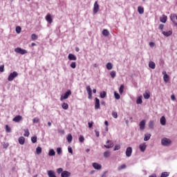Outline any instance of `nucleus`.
<instances>
[{"label":"nucleus","instance_id":"obj_54","mask_svg":"<svg viewBox=\"0 0 177 177\" xmlns=\"http://www.w3.org/2000/svg\"><path fill=\"white\" fill-rule=\"evenodd\" d=\"M3 149H8V147H9V144L4 142L3 144Z\"/></svg>","mask_w":177,"mask_h":177},{"label":"nucleus","instance_id":"obj_61","mask_svg":"<svg viewBox=\"0 0 177 177\" xmlns=\"http://www.w3.org/2000/svg\"><path fill=\"white\" fill-rule=\"evenodd\" d=\"M149 177H157V175L156 174H153L150 175Z\"/></svg>","mask_w":177,"mask_h":177},{"label":"nucleus","instance_id":"obj_46","mask_svg":"<svg viewBox=\"0 0 177 177\" xmlns=\"http://www.w3.org/2000/svg\"><path fill=\"white\" fill-rule=\"evenodd\" d=\"M64 171H63V168H62V167H59V168H58L57 169V173L58 174H62V173H63Z\"/></svg>","mask_w":177,"mask_h":177},{"label":"nucleus","instance_id":"obj_51","mask_svg":"<svg viewBox=\"0 0 177 177\" xmlns=\"http://www.w3.org/2000/svg\"><path fill=\"white\" fill-rule=\"evenodd\" d=\"M120 149H121L120 145H115L113 150H114V151H117V150H120Z\"/></svg>","mask_w":177,"mask_h":177},{"label":"nucleus","instance_id":"obj_10","mask_svg":"<svg viewBox=\"0 0 177 177\" xmlns=\"http://www.w3.org/2000/svg\"><path fill=\"white\" fill-rule=\"evenodd\" d=\"M126 156L127 157H131V156H132V147H129L127 148Z\"/></svg>","mask_w":177,"mask_h":177},{"label":"nucleus","instance_id":"obj_40","mask_svg":"<svg viewBox=\"0 0 177 177\" xmlns=\"http://www.w3.org/2000/svg\"><path fill=\"white\" fill-rule=\"evenodd\" d=\"M31 39H32V41H36V39H38V36L35 34H32L31 35Z\"/></svg>","mask_w":177,"mask_h":177},{"label":"nucleus","instance_id":"obj_53","mask_svg":"<svg viewBox=\"0 0 177 177\" xmlns=\"http://www.w3.org/2000/svg\"><path fill=\"white\" fill-rule=\"evenodd\" d=\"M57 153L59 155L62 154V148L60 147L57 148Z\"/></svg>","mask_w":177,"mask_h":177},{"label":"nucleus","instance_id":"obj_36","mask_svg":"<svg viewBox=\"0 0 177 177\" xmlns=\"http://www.w3.org/2000/svg\"><path fill=\"white\" fill-rule=\"evenodd\" d=\"M36 153L37 154H41V153H42V148L41 147H37L36 148Z\"/></svg>","mask_w":177,"mask_h":177},{"label":"nucleus","instance_id":"obj_49","mask_svg":"<svg viewBox=\"0 0 177 177\" xmlns=\"http://www.w3.org/2000/svg\"><path fill=\"white\" fill-rule=\"evenodd\" d=\"M16 32L17 34H20V32H21V28L20 26L16 28Z\"/></svg>","mask_w":177,"mask_h":177},{"label":"nucleus","instance_id":"obj_24","mask_svg":"<svg viewBox=\"0 0 177 177\" xmlns=\"http://www.w3.org/2000/svg\"><path fill=\"white\" fill-rule=\"evenodd\" d=\"M144 99H150V92L146 91L143 94Z\"/></svg>","mask_w":177,"mask_h":177},{"label":"nucleus","instance_id":"obj_31","mask_svg":"<svg viewBox=\"0 0 177 177\" xmlns=\"http://www.w3.org/2000/svg\"><path fill=\"white\" fill-rule=\"evenodd\" d=\"M62 107L64 110H68V104L66 103V102H64L62 104Z\"/></svg>","mask_w":177,"mask_h":177},{"label":"nucleus","instance_id":"obj_16","mask_svg":"<svg viewBox=\"0 0 177 177\" xmlns=\"http://www.w3.org/2000/svg\"><path fill=\"white\" fill-rule=\"evenodd\" d=\"M18 141H19V145H24V143H26V138H24V137H23V136H21L19 138Z\"/></svg>","mask_w":177,"mask_h":177},{"label":"nucleus","instance_id":"obj_15","mask_svg":"<svg viewBox=\"0 0 177 177\" xmlns=\"http://www.w3.org/2000/svg\"><path fill=\"white\" fill-rule=\"evenodd\" d=\"M23 120V117L21 115H17L15 116L13 119L12 121H14V122H19V121H21Z\"/></svg>","mask_w":177,"mask_h":177},{"label":"nucleus","instance_id":"obj_2","mask_svg":"<svg viewBox=\"0 0 177 177\" xmlns=\"http://www.w3.org/2000/svg\"><path fill=\"white\" fill-rule=\"evenodd\" d=\"M18 75H19V73L17 71H14L11 73L8 77V81L9 82L13 81V80H15Z\"/></svg>","mask_w":177,"mask_h":177},{"label":"nucleus","instance_id":"obj_22","mask_svg":"<svg viewBox=\"0 0 177 177\" xmlns=\"http://www.w3.org/2000/svg\"><path fill=\"white\" fill-rule=\"evenodd\" d=\"M138 12L140 15H143V13H145V8H143V7L138 6Z\"/></svg>","mask_w":177,"mask_h":177},{"label":"nucleus","instance_id":"obj_44","mask_svg":"<svg viewBox=\"0 0 177 177\" xmlns=\"http://www.w3.org/2000/svg\"><path fill=\"white\" fill-rule=\"evenodd\" d=\"M12 129H10V127H9V126L8 124L6 125V131L9 133L10 132H11Z\"/></svg>","mask_w":177,"mask_h":177},{"label":"nucleus","instance_id":"obj_55","mask_svg":"<svg viewBox=\"0 0 177 177\" xmlns=\"http://www.w3.org/2000/svg\"><path fill=\"white\" fill-rule=\"evenodd\" d=\"M68 153H70L71 154H73V148H71V147H68Z\"/></svg>","mask_w":177,"mask_h":177},{"label":"nucleus","instance_id":"obj_26","mask_svg":"<svg viewBox=\"0 0 177 177\" xmlns=\"http://www.w3.org/2000/svg\"><path fill=\"white\" fill-rule=\"evenodd\" d=\"M162 34L163 35H165V37H169L170 35H172V32L171 30H169L167 32L163 31Z\"/></svg>","mask_w":177,"mask_h":177},{"label":"nucleus","instance_id":"obj_60","mask_svg":"<svg viewBox=\"0 0 177 177\" xmlns=\"http://www.w3.org/2000/svg\"><path fill=\"white\" fill-rule=\"evenodd\" d=\"M106 174H107V171H104L101 177H107Z\"/></svg>","mask_w":177,"mask_h":177},{"label":"nucleus","instance_id":"obj_57","mask_svg":"<svg viewBox=\"0 0 177 177\" xmlns=\"http://www.w3.org/2000/svg\"><path fill=\"white\" fill-rule=\"evenodd\" d=\"M88 124V128H92V127H93V122H89Z\"/></svg>","mask_w":177,"mask_h":177},{"label":"nucleus","instance_id":"obj_8","mask_svg":"<svg viewBox=\"0 0 177 177\" xmlns=\"http://www.w3.org/2000/svg\"><path fill=\"white\" fill-rule=\"evenodd\" d=\"M99 12V4L95 1L93 6V13L96 15Z\"/></svg>","mask_w":177,"mask_h":177},{"label":"nucleus","instance_id":"obj_25","mask_svg":"<svg viewBox=\"0 0 177 177\" xmlns=\"http://www.w3.org/2000/svg\"><path fill=\"white\" fill-rule=\"evenodd\" d=\"M102 35H104V37H109V35H110V32L107 29H104L102 30Z\"/></svg>","mask_w":177,"mask_h":177},{"label":"nucleus","instance_id":"obj_11","mask_svg":"<svg viewBox=\"0 0 177 177\" xmlns=\"http://www.w3.org/2000/svg\"><path fill=\"white\" fill-rule=\"evenodd\" d=\"M93 167H94V169L100 170L102 169V165L97 163V162H93L92 164Z\"/></svg>","mask_w":177,"mask_h":177},{"label":"nucleus","instance_id":"obj_6","mask_svg":"<svg viewBox=\"0 0 177 177\" xmlns=\"http://www.w3.org/2000/svg\"><path fill=\"white\" fill-rule=\"evenodd\" d=\"M147 148V145H146V142H143L139 145V149L142 153H145Z\"/></svg>","mask_w":177,"mask_h":177},{"label":"nucleus","instance_id":"obj_12","mask_svg":"<svg viewBox=\"0 0 177 177\" xmlns=\"http://www.w3.org/2000/svg\"><path fill=\"white\" fill-rule=\"evenodd\" d=\"M71 176V173L68 171H64L61 174V177H70Z\"/></svg>","mask_w":177,"mask_h":177},{"label":"nucleus","instance_id":"obj_41","mask_svg":"<svg viewBox=\"0 0 177 177\" xmlns=\"http://www.w3.org/2000/svg\"><path fill=\"white\" fill-rule=\"evenodd\" d=\"M127 168V165H122L121 166H119L118 167V171H121V169H125Z\"/></svg>","mask_w":177,"mask_h":177},{"label":"nucleus","instance_id":"obj_34","mask_svg":"<svg viewBox=\"0 0 177 177\" xmlns=\"http://www.w3.org/2000/svg\"><path fill=\"white\" fill-rule=\"evenodd\" d=\"M137 104H142L143 103V101L142 100V95L139 96L138 98L136 100Z\"/></svg>","mask_w":177,"mask_h":177},{"label":"nucleus","instance_id":"obj_9","mask_svg":"<svg viewBox=\"0 0 177 177\" xmlns=\"http://www.w3.org/2000/svg\"><path fill=\"white\" fill-rule=\"evenodd\" d=\"M139 127L141 131L145 130V128L146 127V120H142L139 124Z\"/></svg>","mask_w":177,"mask_h":177},{"label":"nucleus","instance_id":"obj_18","mask_svg":"<svg viewBox=\"0 0 177 177\" xmlns=\"http://www.w3.org/2000/svg\"><path fill=\"white\" fill-rule=\"evenodd\" d=\"M150 138H151V134L150 133L145 134V138H144L145 142H147L148 140H150Z\"/></svg>","mask_w":177,"mask_h":177},{"label":"nucleus","instance_id":"obj_33","mask_svg":"<svg viewBox=\"0 0 177 177\" xmlns=\"http://www.w3.org/2000/svg\"><path fill=\"white\" fill-rule=\"evenodd\" d=\"M111 154V153H110L109 151H106L104 153V157L105 158H109V157H110Z\"/></svg>","mask_w":177,"mask_h":177},{"label":"nucleus","instance_id":"obj_13","mask_svg":"<svg viewBox=\"0 0 177 177\" xmlns=\"http://www.w3.org/2000/svg\"><path fill=\"white\" fill-rule=\"evenodd\" d=\"M46 20L48 21V23H49V24H52V23H53V19H52V16L50 14H48L46 16Z\"/></svg>","mask_w":177,"mask_h":177},{"label":"nucleus","instance_id":"obj_39","mask_svg":"<svg viewBox=\"0 0 177 177\" xmlns=\"http://www.w3.org/2000/svg\"><path fill=\"white\" fill-rule=\"evenodd\" d=\"M110 75H111V78H115V75H116L115 71H112L110 73Z\"/></svg>","mask_w":177,"mask_h":177},{"label":"nucleus","instance_id":"obj_59","mask_svg":"<svg viewBox=\"0 0 177 177\" xmlns=\"http://www.w3.org/2000/svg\"><path fill=\"white\" fill-rule=\"evenodd\" d=\"M159 30H164V25L160 24L159 25Z\"/></svg>","mask_w":177,"mask_h":177},{"label":"nucleus","instance_id":"obj_42","mask_svg":"<svg viewBox=\"0 0 177 177\" xmlns=\"http://www.w3.org/2000/svg\"><path fill=\"white\" fill-rule=\"evenodd\" d=\"M114 96H115V98L116 99V100H119L120 96V94H118L117 92H114Z\"/></svg>","mask_w":177,"mask_h":177},{"label":"nucleus","instance_id":"obj_47","mask_svg":"<svg viewBox=\"0 0 177 177\" xmlns=\"http://www.w3.org/2000/svg\"><path fill=\"white\" fill-rule=\"evenodd\" d=\"M32 143H37V136H33L31 138Z\"/></svg>","mask_w":177,"mask_h":177},{"label":"nucleus","instance_id":"obj_52","mask_svg":"<svg viewBox=\"0 0 177 177\" xmlns=\"http://www.w3.org/2000/svg\"><path fill=\"white\" fill-rule=\"evenodd\" d=\"M5 71V66L1 65L0 66V73H3Z\"/></svg>","mask_w":177,"mask_h":177},{"label":"nucleus","instance_id":"obj_50","mask_svg":"<svg viewBox=\"0 0 177 177\" xmlns=\"http://www.w3.org/2000/svg\"><path fill=\"white\" fill-rule=\"evenodd\" d=\"M71 68H75V67H77V63H75V62H72V63L71 64Z\"/></svg>","mask_w":177,"mask_h":177},{"label":"nucleus","instance_id":"obj_14","mask_svg":"<svg viewBox=\"0 0 177 177\" xmlns=\"http://www.w3.org/2000/svg\"><path fill=\"white\" fill-rule=\"evenodd\" d=\"M86 91L88 95V99H92V88H91V86L86 87Z\"/></svg>","mask_w":177,"mask_h":177},{"label":"nucleus","instance_id":"obj_17","mask_svg":"<svg viewBox=\"0 0 177 177\" xmlns=\"http://www.w3.org/2000/svg\"><path fill=\"white\" fill-rule=\"evenodd\" d=\"M167 16L163 15L162 17H160V21L161 23H167Z\"/></svg>","mask_w":177,"mask_h":177},{"label":"nucleus","instance_id":"obj_19","mask_svg":"<svg viewBox=\"0 0 177 177\" xmlns=\"http://www.w3.org/2000/svg\"><path fill=\"white\" fill-rule=\"evenodd\" d=\"M68 59L69 60H77V57L74 54H69L68 55Z\"/></svg>","mask_w":177,"mask_h":177},{"label":"nucleus","instance_id":"obj_35","mask_svg":"<svg viewBox=\"0 0 177 177\" xmlns=\"http://www.w3.org/2000/svg\"><path fill=\"white\" fill-rule=\"evenodd\" d=\"M66 139L68 143H71V142H73V136H71V134H68Z\"/></svg>","mask_w":177,"mask_h":177},{"label":"nucleus","instance_id":"obj_21","mask_svg":"<svg viewBox=\"0 0 177 177\" xmlns=\"http://www.w3.org/2000/svg\"><path fill=\"white\" fill-rule=\"evenodd\" d=\"M149 68L154 70V68H156V63H154V62H149Z\"/></svg>","mask_w":177,"mask_h":177},{"label":"nucleus","instance_id":"obj_58","mask_svg":"<svg viewBox=\"0 0 177 177\" xmlns=\"http://www.w3.org/2000/svg\"><path fill=\"white\" fill-rule=\"evenodd\" d=\"M95 136H97V138H99L100 136V133L97 130H95Z\"/></svg>","mask_w":177,"mask_h":177},{"label":"nucleus","instance_id":"obj_3","mask_svg":"<svg viewBox=\"0 0 177 177\" xmlns=\"http://www.w3.org/2000/svg\"><path fill=\"white\" fill-rule=\"evenodd\" d=\"M15 53H19V55H26L28 53V52L26 50H24L20 47L16 48L15 49Z\"/></svg>","mask_w":177,"mask_h":177},{"label":"nucleus","instance_id":"obj_45","mask_svg":"<svg viewBox=\"0 0 177 177\" xmlns=\"http://www.w3.org/2000/svg\"><path fill=\"white\" fill-rule=\"evenodd\" d=\"M32 122H33V124H38V122H39V118H35L32 120Z\"/></svg>","mask_w":177,"mask_h":177},{"label":"nucleus","instance_id":"obj_64","mask_svg":"<svg viewBox=\"0 0 177 177\" xmlns=\"http://www.w3.org/2000/svg\"><path fill=\"white\" fill-rule=\"evenodd\" d=\"M48 127H52V123L50 122H48Z\"/></svg>","mask_w":177,"mask_h":177},{"label":"nucleus","instance_id":"obj_48","mask_svg":"<svg viewBox=\"0 0 177 177\" xmlns=\"http://www.w3.org/2000/svg\"><path fill=\"white\" fill-rule=\"evenodd\" d=\"M84 140H85V138L83 137V136H80L79 138V142H80V143H84Z\"/></svg>","mask_w":177,"mask_h":177},{"label":"nucleus","instance_id":"obj_27","mask_svg":"<svg viewBox=\"0 0 177 177\" xmlns=\"http://www.w3.org/2000/svg\"><path fill=\"white\" fill-rule=\"evenodd\" d=\"M101 99H104L107 96V93L106 91H102L100 93Z\"/></svg>","mask_w":177,"mask_h":177},{"label":"nucleus","instance_id":"obj_30","mask_svg":"<svg viewBox=\"0 0 177 177\" xmlns=\"http://www.w3.org/2000/svg\"><path fill=\"white\" fill-rule=\"evenodd\" d=\"M163 80L165 82H168L169 81V75H168V74H165L164 76H163Z\"/></svg>","mask_w":177,"mask_h":177},{"label":"nucleus","instance_id":"obj_28","mask_svg":"<svg viewBox=\"0 0 177 177\" xmlns=\"http://www.w3.org/2000/svg\"><path fill=\"white\" fill-rule=\"evenodd\" d=\"M148 127L150 129H153L154 128V121L153 120L149 121Z\"/></svg>","mask_w":177,"mask_h":177},{"label":"nucleus","instance_id":"obj_23","mask_svg":"<svg viewBox=\"0 0 177 177\" xmlns=\"http://www.w3.org/2000/svg\"><path fill=\"white\" fill-rule=\"evenodd\" d=\"M48 156L50 157H53V156H56V152L55 151V149H50L48 152Z\"/></svg>","mask_w":177,"mask_h":177},{"label":"nucleus","instance_id":"obj_32","mask_svg":"<svg viewBox=\"0 0 177 177\" xmlns=\"http://www.w3.org/2000/svg\"><path fill=\"white\" fill-rule=\"evenodd\" d=\"M107 70H112L113 69V64L108 62L106 65Z\"/></svg>","mask_w":177,"mask_h":177},{"label":"nucleus","instance_id":"obj_63","mask_svg":"<svg viewBox=\"0 0 177 177\" xmlns=\"http://www.w3.org/2000/svg\"><path fill=\"white\" fill-rule=\"evenodd\" d=\"M171 100H175L176 97H175V96L174 95H172L171 96Z\"/></svg>","mask_w":177,"mask_h":177},{"label":"nucleus","instance_id":"obj_56","mask_svg":"<svg viewBox=\"0 0 177 177\" xmlns=\"http://www.w3.org/2000/svg\"><path fill=\"white\" fill-rule=\"evenodd\" d=\"M155 45H156V44H154V42H153V41L149 42V46L151 48H154Z\"/></svg>","mask_w":177,"mask_h":177},{"label":"nucleus","instance_id":"obj_29","mask_svg":"<svg viewBox=\"0 0 177 177\" xmlns=\"http://www.w3.org/2000/svg\"><path fill=\"white\" fill-rule=\"evenodd\" d=\"M24 131V136L28 138V136H30V131H28V129H25Z\"/></svg>","mask_w":177,"mask_h":177},{"label":"nucleus","instance_id":"obj_5","mask_svg":"<svg viewBox=\"0 0 177 177\" xmlns=\"http://www.w3.org/2000/svg\"><path fill=\"white\" fill-rule=\"evenodd\" d=\"M104 146V147H106V149H111V148L114 147V142H113V141H111L110 140H108L106 141V145H105Z\"/></svg>","mask_w":177,"mask_h":177},{"label":"nucleus","instance_id":"obj_37","mask_svg":"<svg viewBox=\"0 0 177 177\" xmlns=\"http://www.w3.org/2000/svg\"><path fill=\"white\" fill-rule=\"evenodd\" d=\"M168 176H169V173L167 171L162 172L160 175V177H168Z\"/></svg>","mask_w":177,"mask_h":177},{"label":"nucleus","instance_id":"obj_4","mask_svg":"<svg viewBox=\"0 0 177 177\" xmlns=\"http://www.w3.org/2000/svg\"><path fill=\"white\" fill-rule=\"evenodd\" d=\"M71 91L68 90L64 95H61L60 100H66V99H68V96H71Z\"/></svg>","mask_w":177,"mask_h":177},{"label":"nucleus","instance_id":"obj_38","mask_svg":"<svg viewBox=\"0 0 177 177\" xmlns=\"http://www.w3.org/2000/svg\"><path fill=\"white\" fill-rule=\"evenodd\" d=\"M123 92H124V85L122 84L119 88V93H120V95H122Z\"/></svg>","mask_w":177,"mask_h":177},{"label":"nucleus","instance_id":"obj_62","mask_svg":"<svg viewBox=\"0 0 177 177\" xmlns=\"http://www.w3.org/2000/svg\"><path fill=\"white\" fill-rule=\"evenodd\" d=\"M104 124L106 125V127H109V122L107 120H106L104 122Z\"/></svg>","mask_w":177,"mask_h":177},{"label":"nucleus","instance_id":"obj_43","mask_svg":"<svg viewBox=\"0 0 177 177\" xmlns=\"http://www.w3.org/2000/svg\"><path fill=\"white\" fill-rule=\"evenodd\" d=\"M112 117H113V118H118V113H117V112H115V111H113Z\"/></svg>","mask_w":177,"mask_h":177},{"label":"nucleus","instance_id":"obj_20","mask_svg":"<svg viewBox=\"0 0 177 177\" xmlns=\"http://www.w3.org/2000/svg\"><path fill=\"white\" fill-rule=\"evenodd\" d=\"M160 124H161V125H165V124H167V119H165V116H162L161 117Z\"/></svg>","mask_w":177,"mask_h":177},{"label":"nucleus","instance_id":"obj_7","mask_svg":"<svg viewBox=\"0 0 177 177\" xmlns=\"http://www.w3.org/2000/svg\"><path fill=\"white\" fill-rule=\"evenodd\" d=\"M99 109H100V100H99V98L95 97V109L99 110Z\"/></svg>","mask_w":177,"mask_h":177},{"label":"nucleus","instance_id":"obj_1","mask_svg":"<svg viewBox=\"0 0 177 177\" xmlns=\"http://www.w3.org/2000/svg\"><path fill=\"white\" fill-rule=\"evenodd\" d=\"M172 143L169 138H164L161 140L162 146L168 147Z\"/></svg>","mask_w":177,"mask_h":177}]
</instances>
